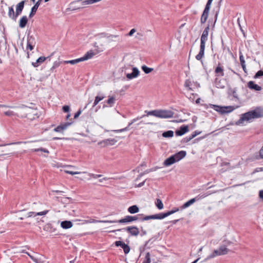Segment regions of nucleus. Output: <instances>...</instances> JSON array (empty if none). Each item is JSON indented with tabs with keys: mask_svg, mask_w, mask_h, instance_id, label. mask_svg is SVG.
Returning a JSON list of instances; mask_svg holds the SVG:
<instances>
[{
	"mask_svg": "<svg viewBox=\"0 0 263 263\" xmlns=\"http://www.w3.org/2000/svg\"><path fill=\"white\" fill-rule=\"evenodd\" d=\"M261 117H263V111L260 108H256L253 110L242 114L237 123L240 124L245 121H250L252 119L260 118Z\"/></svg>",
	"mask_w": 263,
	"mask_h": 263,
	"instance_id": "1",
	"label": "nucleus"
},
{
	"mask_svg": "<svg viewBox=\"0 0 263 263\" xmlns=\"http://www.w3.org/2000/svg\"><path fill=\"white\" fill-rule=\"evenodd\" d=\"M147 116H154L159 118H171L174 116V112L168 110H154L152 111H145Z\"/></svg>",
	"mask_w": 263,
	"mask_h": 263,
	"instance_id": "2",
	"label": "nucleus"
},
{
	"mask_svg": "<svg viewBox=\"0 0 263 263\" xmlns=\"http://www.w3.org/2000/svg\"><path fill=\"white\" fill-rule=\"evenodd\" d=\"M186 153L185 151H181L167 158L163 162V164L165 166H170L183 159L186 156Z\"/></svg>",
	"mask_w": 263,
	"mask_h": 263,
	"instance_id": "3",
	"label": "nucleus"
},
{
	"mask_svg": "<svg viewBox=\"0 0 263 263\" xmlns=\"http://www.w3.org/2000/svg\"><path fill=\"white\" fill-rule=\"evenodd\" d=\"M143 216V214H138L135 216H126L124 218H122L119 220H112V221H105L104 222H109L110 223H129L134 221H136L138 220H140V217H142Z\"/></svg>",
	"mask_w": 263,
	"mask_h": 263,
	"instance_id": "4",
	"label": "nucleus"
},
{
	"mask_svg": "<svg viewBox=\"0 0 263 263\" xmlns=\"http://www.w3.org/2000/svg\"><path fill=\"white\" fill-rule=\"evenodd\" d=\"M205 107L208 108L209 107L214 109L215 110L219 112L220 113L223 114L225 113H228L231 112L233 110V108L232 106H219L216 105H213L210 104L209 105H205Z\"/></svg>",
	"mask_w": 263,
	"mask_h": 263,
	"instance_id": "5",
	"label": "nucleus"
},
{
	"mask_svg": "<svg viewBox=\"0 0 263 263\" xmlns=\"http://www.w3.org/2000/svg\"><path fill=\"white\" fill-rule=\"evenodd\" d=\"M211 194V193L208 192L204 193V194H199L198 196H197L196 197H195V198H192V199H190V200L187 201V202H185L181 206V209H185V208L189 207V206H190L191 204H193L195 201H198L200 199H203V198L206 197V196L210 195Z\"/></svg>",
	"mask_w": 263,
	"mask_h": 263,
	"instance_id": "6",
	"label": "nucleus"
},
{
	"mask_svg": "<svg viewBox=\"0 0 263 263\" xmlns=\"http://www.w3.org/2000/svg\"><path fill=\"white\" fill-rule=\"evenodd\" d=\"M123 230L127 232L132 236H137L140 233L139 229L136 226H129L123 229L113 231L112 232L121 231Z\"/></svg>",
	"mask_w": 263,
	"mask_h": 263,
	"instance_id": "7",
	"label": "nucleus"
},
{
	"mask_svg": "<svg viewBox=\"0 0 263 263\" xmlns=\"http://www.w3.org/2000/svg\"><path fill=\"white\" fill-rule=\"evenodd\" d=\"M115 245L116 247H121L124 251V252L125 254H128L130 251V247L129 246L125 244L123 241H116L115 242Z\"/></svg>",
	"mask_w": 263,
	"mask_h": 263,
	"instance_id": "8",
	"label": "nucleus"
},
{
	"mask_svg": "<svg viewBox=\"0 0 263 263\" xmlns=\"http://www.w3.org/2000/svg\"><path fill=\"white\" fill-rule=\"evenodd\" d=\"M209 30H210V25H208L205 27V28L204 29V30H203L202 33V35L201 36V40H200V41H201L200 44L205 45V43H206V41L208 40V35H209Z\"/></svg>",
	"mask_w": 263,
	"mask_h": 263,
	"instance_id": "9",
	"label": "nucleus"
},
{
	"mask_svg": "<svg viewBox=\"0 0 263 263\" xmlns=\"http://www.w3.org/2000/svg\"><path fill=\"white\" fill-rule=\"evenodd\" d=\"M71 122H66L61 123L55 127L53 130L55 132L63 133L67 128L71 124Z\"/></svg>",
	"mask_w": 263,
	"mask_h": 263,
	"instance_id": "10",
	"label": "nucleus"
},
{
	"mask_svg": "<svg viewBox=\"0 0 263 263\" xmlns=\"http://www.w3.org/2000/svg\"><path fill=\"white\" fill-rule=\"evenodd\" d=\"M215 76L216 77H223L224 76V69L223 67L220 63H218L217 66L215 69Z\"/></svg>",
	"mask_w": 263,
	"mask_h": 263,
	"instance_id": "11",
	"label": "nucleus"
},
{
	"mask_svg": "<svg viewBox=\"0 0 263 263\" xmlns=\"http://www.w3.org/2000/svg\"><path fill=\"white\" fill-rule=\"evenodd\" d=\"M116 140H115L114 139H105L104 140L102 141L99 143V144L101 145V146H107L110 145H112L115 144V143L116 142Z\"/></svg>",
	"mask_w": 263,
	"mask_h": 263,
	"instance_id": "12",
	"label": "nucleus"
},
{
	"mask_svg": "<svg viewBox=\"0 0 263 263\" xmlns=\"http://www.w3.org/2000/svg\"><path fill=\"white\" fill-rule=\"evenodd\" d=\"M189 131V126L187 125H182L180 128L175 132L177 136H180Z\"/></svg>",
	"mask_w": 263,
	"mask_h": 263,
	"instance_id": "13",
	"label": "nucleus"
},
{
	"mask_svg": "<svg viewBox=\"0 0 263 263\" xmlns=\"http://www.w3.org/2000/svg\"><path fill=\"white\" fill-rule=\"evenodd\" d=\"M35 42L34 38L33 36H28L27 37V48L29 49L30 50L33 49L34 47Z\"/></svg>",
	"mask_w": 263,
	"mask_h": 263,
	"instance_id": "14",
	"label": "nucleus"
},
{
	"mask_svg": "<svg viewBox=\"0 0 263 263\" xmlns=\"http://www.w3.org/2000/svg\"><path fill=\"white\" fill-rule=\"evenodd\" d=\"M205 46V44H200L199 52L196 56V59L197 60L201 61L202 58L203 57L204 55Z\"/></svg>",
	"mask_w": 263,
	"mask_h": 263,
	"instance_id": "15",
	"label": "nucleus"
},
{
	"mask_svg": "<svg viewBox=\"0 0 263 263\" xmlns=\"http://www.w3.org/2000/svg\"><path fill=\"white\" fill-rule=\"evenodd\" d=\"M42 0H38L37 2L35 4V5L32 7L31 12L29 14V17L31 18L36 13L37 9H38L39 6L41 4Z\"/></svg>",
	"mask_w": 263,
	"mask_h": 263,
	"instance_id": "16",
	"label": "nucleus"
},
{
	"mask_svg": "<svg viewBox=\"0 0 263 263\" xmlns=\"http://www.w3.org/2000/svg\"><path fill=\"white\" fill-rule=\"evenodd\" d=\"M24 4L25 1H22L16 5V12L17 16L21 14L24 7Z\"/></svg>",
	"mask_w": 263,
	"mask_h": 263,
	"instance_id": "17",
	"label": "nucleus"
},
{
	"mask_svg": "<svg viewBox=\"0 0 263 263\" xmlns=\"http://www.w3.org/2000/svg\"><path fill=\"white\" fill-rule=\"evenodd\" d=\"M248 87L251 89H254L256 91H259L261 89V87L254 83L253 81H250L248 83Z\"/></svg>",
	"mask_w": 263,
	"mask_h": 263,
	"instance_id": "18",
	"label": "nucleus"
},
{
	"mask_svg": "<svg viewBox=\"0 0 263 263\" xmlns=\"http://www.w3.org/2000/svg\"><path fill=\"white\" fill-rule=\"evenodd\" d=\"M8 16L11 19L15 21L17 17L16 12L14 11L13 6L9 7Z\"/></svg>",
	"mask_w": 263,
	"mask_h": 263,
	"instance_id": "19",
	"label": "nucleus"
},
{
	"mask_svg": "<svg viewBox=\"0 0 263 263\" xmlns=\"http://www.w3.org/2000/svg\"><path fill=\"white\" fill-rule=\"evenodd\" d=\"M105 98V96L102 94L101 92H99L98 93V95L96 97L93 104V107L96 106L100 101L102 100Z\"/></svg>",
	"mask_w": 263,
	"mask_h": 263,
	"instance_id": "20",
	"label": "nucleus"
},
{
	"mask_svg": "<svg viewBox=\"0 0 263 263\" xmlns=\"http://www.w3.org/2000/svg\"><path fill=\"white\" fill-rule=\"evenodd\" d=\"M95 55V53L90 50L88 51L83 57L80 58L82 62L91 59Z\"/></svg>",
	"mask_w": 263,
	"mask_h": 263,
	"instance_id": "21",
	"label": "nucleus"
},
{
	"mask_svg": "<svg viewBox=\"0 0 263 263\" xmlns=\"http://www.w3.org/2000/svg\"><path fill=\"white\" fill-rule=\"evenodd\" d=\"M44 230L50 233H53L56 231V229L54 228L52 224L50 223H48L45 224L44 227Z\"/></svg>",
	"mask_w": 263,
	"mask_h": 263,
	"instance_id": "22",
	"label": "nucleus"
},
{
	"mask_svg": "<svg viewBox=\"0 0 263 263\" xmlns=\"http://www.w3.org/2000/svg\"><path fill=\"white\" fill-rule=\"evenodd\" d=\"M61 226L64 229H69L72 227V223L70 221L65 220L61 222Z\"/></svg>",
	"mask_w": 263,
	"mask_h": 263,
	"instance_id": "23",
	"label": "nucleus"
},
{
	"mask_svg": "<svg viewBox=\"0 0 263 263\" xmlns=\"http://www.w3.org/2000/svg\"><path fill=\"white\" fill-rule=\"evenodd\" d=\"M28 22V18L26 16H23L21 17L19 22V27L24 28Z\"/></svg>",
	"mask_w": 263,
	"mask_h": 263,
	"instance_id": "24",
	"label": "nucleus"
},
{
	"mask_svg": "<svg viewBox=\"0 0 263 263\" xmlns=\"http://www.w3.org/2000/svg\"><path fill=\"white\" fill-rule=\"evenodd\" d=\"M127 210L130 214H135L139 211V209L137 205H133L129 206Z\"/></svg>",
	"mask_w": 263,
	"mask_h": 263,
	"instance_id": "25",
	"label": "nucleus"
},
{
	"mask_svg": "<svg viewBox=\"0 0 263 263\" xmlns=\"http://www.w3.org/2000/svg\"><path fill=\"white\" fill-rule=\"evenodd\" d=\"M54 52L52 53L50 56L47 57H40L39 58L37 59V63H39L40 64H41V63H43L46 59H49V60L50 61L51 56H52Z\"/></svg>",
	"mask_w": 263,
	"mask_h": 263,
	"instance_id": "26",
	"label": "nucleus"
},
{
	"mask_svg": "<svg viewBox=\"0 0 263 263\" xmlns=\"http://www.w3.org/2000/svg\"><path fill=\"white\" fill-rule=\"evenodd\" d=\"M219 250L221 255L227 254L229 252V249L225 246H221L219 248Z\"/></svg>",
	"mask_w": 263,
	"mask_h": 263,
	"instance_id": "27",
	"label": "nucleus"
},
{
	"mask_svg": "<svg viewBox=\"0 0 263 263\" xmlns=\"http://www.w3.org/2000/svg\"><path fill=\"white\" fill-rule=\"evenodd\" d=\"M162 135L164 138H171L174 136V132L172 130H167L163 132Z\"/></svg>",
	"mask_w": 263,
	"mask_h": 263,
	"instance_id": "28",
	"label": "nucleus"
},
{
	"mask_svg": "<svg viewBox=\"0 0 263 263\" xmlns=\"http://www.w3.org/2000/svg\"><path fill=\"white\" fill-rule=\"evenodd\" d=\"M156 170V168H151V169H147L146 170H145L144 172H143V173H141L140 174H139L138 176V177L137 178L136 181L138 180V179H140V177H141L143 175L146 174H148L151 172H153V171H155Z\"/></svg>",
	"mask_w": 263,
	"mask_h": 263,
	"instance_id": "29",
	"label": "nucleus"
},
{
	"mask_svg": "<svg viewBox=\"0 0 263 263\" xmlns=\"http://www.w3.org/2000/svg\"><path fill=\"white\" fill-rule=\"evenodd\" d=\"M151 219H156L155 216L154 215H148V216H145L144 215L142 217H140V220L141 221H146Z\"/></svg>",
	"mask_w": 263,
	"mask_h": 263,
	"instance_id": "30",
	"label": "nucleus"
},
{
	"mask_svg": "<svg viewBox=\"0 0 263 263\" xmlns=\"http://www.w3.org/2000/svg\"><path fill=\"white\" fill-rule=\"evenodd\" d=\"M83 222V223H96V222H103L105 223L104 222L105 220H97L93 219H90L88 220H81Z\"/></svg>",
	"mask_w": 263,
	"mask_h": 263,
	"instance_id": "31",
	"label": "nucleus"
},
{
	"mask_svg": "<svg viewBox=\"0 0 263 263\" xmlns=\"http://www.w3.org/2000/svg\"><path fill=\"white\" fill-rule=\"evenodd\" d=\"M80 62H82L81 58H79L75 60H69V61H64L63 62L65 64H71L72 65L76 64Z\"/></svg>",
	"mask_w": 263,
	"mask_h": 263,
	"instance_id": "32",
	"label": "nucleus"
},
{
	"mask_svg": "<svg viewBox=\"0 0 263 263\" xmlns=\"http://www.w3.org/2000/svg\"><path fill=\"white\" fill-rule=\"evenodd\" d=\"M215 84L217 88H223L224 87V85L221 83V81L219 80L218 78H216L215 81Z\"/></svg>",
	"mask_w": 263,
	"mask_h": 263,
	"instance_id": "33",
	"label": "nucleus"
},
{
	"mask_svg": "<svg viewBox=\"0 0 263 263\" xmlns=\"http://www.w3.org/2000/svg\"><path fill=\"white\" fill-rule=\"evenodd\" d=\"M201 132L199 131H195L189 138H186V142L190 141L191 139H193L196 136L199 135ZM186 139V138L185 139Z\"/></svg>",
	"mask_w": 263,
	"mask_h": 263,
	"instance_id": "34",
	"label": "nucleus"
},
{
	"mask_svg": "<svg viewBox=\"0 0 263 263\" xmlns=\"http://www.w3.org/2000/svg\"><path fill=\"white\" fill-rule=\"evenodd\" d=\"M156 205L159 210H161L163 208V204L160 199H157L156 202Z\"/></svg>",
	"mask_w": 263,
	"mask_h": 263,
	"instance_id": "35",
	"label": "nucleus"
},
{
	"mask_svg": "<svg viewBox=\"0 0 263 263\" xmlns=\"http://www.w3.org/2000/svg\"><path fill=\"white\" fill-rule=\"evenodd\" d=\"M142 70L146 74H148L153 71V68H149L145 65H143L141 67Z\"/></svg>",
	"mask_w": 263,
	"mask_h": 263,
	"instance_id": "36",
	"label": "nucleus"
},
{
	"mask_svg": "<svg viewBox=\"0 0 263 263\" xmlns=\"http://www.w3.org/2000/svg\"><path fill=\"white\" fill-rule=\"evenodd\" d=\"M209 14L205 13L204 12L202 13L201 18L200 22L201 24H204L206 21L207 18L208 17Z\"/></svg>",
	"mask_w": 263,
	"mask_h": 263,
	"instance_id": "37",
	"label": "nucleus"
},
{
	"mask_svg": "<svg viewBox=\"0 0 263 263\" xmlns=\"http://www.w3.org/2000/svg\"><path fill=\"white\" fill-rule=\"evenodd\" d=\"M220 255H221L220 253V251L218 250H215L214 251V252H213L212 254H211L209 256V258H214L215 257V256H220Z\"/></svg>",
	"mask_w": 263,
	"mask_h": 263,
	"instance_id": "38",
	"label": "nucleus"
},
{
	"mask_svg": "<svg viewBox=\"0 0 263 263\" xmlns=\"http://www.w3.org/2000/svg\"><path fill=\"white\" fill-rule=\"evenodd\" d=\"M151 255L149 252H147L146 253L144 260L143 261L142 263H151Z\"/></svg>",
	"mask_w": 263,
	"mask_h": 263,
	"instance_id": "39",
	"label": "nucleus"
},
{
	"mask_svg": "<svg viewBox=\"0 0 263 263\" xmlns=\"http://www.w3.org/2000/svg\"><path fill=\"white\" fill-rule=\"evenodd\" d=\"M115 103V98L113 96L109 97L107 101V103L110 106H112Z\"/></svg>",
	"mask_w": 263,
	"mask_h": 263,
	"instance_id": "40",
	"label": "nucleus"
},
{
	"mask_svg": "<svg viewBox=\"0 0 263 263\" xmlns=\"http://www.w3.org/2000/svg\"><path fill=\"white\" fill-rule=\"evenodd\" d=\"M34 152L36 153H41V154H38L39 155H43V152L46 153H49V151L47 149H34Z\"/></svg>",
	"mask_w": 263,
	"mask_h": 263,
	"instance_id": "41",
	"label": "nucleus"
},
{
	"mask_svg": "<svg viewBox=\"0 0 263 263\" xmlns=\"http://www.w3.org/2000/svg\"><path fill=\"white\" fill-rule=\"evenodd\" d=\"M192 84L190 80H186L184 83V86L187 88H189V90H192V88H191V86H192Z\"/></svg>",
	"mask_w": 263,
	"mask_h": 263,
	"instance_id": "42",
	"label": "nucleus"
},
{
	"mask_svg": "<svg viewBox=\"0 0 263 263\" xmlns=\"http://www.w3.org/2000/svg\"><path fill=\"white\" fill-rule=\"evenodd\" d=\"M154 215L155 216L156 219H162L165 218V216L164 215V213H159L157 214H155Z\"/></svg>",
	"mask_w": 263,
	"mask_h": 263,
	"instance_id": "43",
	"label": "nucleus"
},
{
	"mask_svg": "<svg viewBox=\"0 0 263 263\" xmlns=\"http://www.w3.org/2000/svg\"><path fill=\"white\" fill-rule=\"evenodd\" d=\"M60 64H61L60 62H59V61H55L53 63V64L52 67L51 68V70H52L54 69H55L57 67H58L60 66Z\"/></svg>",
	"mask_w": 263,
	"mask_h": 263,
	"instance_id": "44",
	"label": "nucleus"
},
{
	"mask_svg": "<svg viewBox=\"0 0 263 263\" xmlns=\"http://www.w3.org/2000/svg\"><path fill=\"white\" fill-rule=\"evenodd\" d=\"M133 74L135 76V77L136 78L137 77L139 74V71L136 67H134L133 68Z\"/></svg>",
	"mask_w": 263,
	"mask_h": 263,
	"instance_id": "45",
	"label": "nucleus"
},
{
	"mask_svg": "<svg viewBox=\"0 0 263 263\" xmlns=\"http://www.w3.org/2000/svg\"><path fill=\"white\" fill-rule=\"evenodd\" d=\"M211 4H210L206 3V5L203 12L209 14L211 7Z\"/></svg>",
	"mask_w": 263,
	"mask_h": 263,
	"instance_id": "46",
	"label": "nucleus"
},
{
	"mask_svg": "<svg viewBox=\"0 0 263 263\" xmlns=\"http://www.w3.org/2000/svg\"><path fill=\"white\" fill-rule=\"evenodd\" d=\"M239 60L241 65L245 64V61L243 56L241 52H239Z\"/></svg>",
	"mask_w": 263,
	"mask_h": 263,
	"instance_id": "47",
	"label": "nucleus"
},
{
	"mask_svg": "<svg viewBox=\"0 0 263 263\" xmlns=\"http://www.w3.org/2000/svg\"><path fill=\"white\" fill-rule=\"evenodd\" d=\"M263 76V71L262 70H259L258 71H257L256 72V73L255 74V75L254 76V78L255 79H257V78H258L261 76Z\"/></svg>",
	"mask_w": 263,
	"mask_h": 263,
	"instance_id": "48",
	"label": "nucleus"
},
{
	"mask_svg": "<svg viewBox=\"0 0 263 263\" xmlns=\"http://www.w3.org/2000/svg\"><path fill=\"white\" fill-rule=\"evenodd\" d=\"M119 36L118 35H112L111 34L107 37L110 41H113L114 39L118 38Z\"/></svg>",
	"mask_w": 263,
	"mask_h": 263,
	"instance_id": "49",
	"label": "nucleus"
},
{
	"mask_svg": "<svg viewBox=\"0 0 263 263\" xmlns=\"http://www.w3.org/2000/svg\"><path fill=\"white\" fill-rule=\"evenodd\" d=\"M48 212H49L48 210H45V211H42L41 212L36 213L35 214V215H39V216L44 215H46V214H47L48 213Z\"/></svg>",
	"mask_w": 263,
	"mask_h": 263,
	"instance_id": "50",
	"label": "nucleus"
},
{
	"mask_svg": "<svg viewBox=\"0 0 263 263\" xmlns=\"http://www.w3.org/2000/svg\"><path fill=\"white\" fill-rule=\"evenodd\" d=\"M65 172L67 174H70L72 175L80 174V172H73V171H68V170H65Z\"/></svg>",
	"mask_w": 263,
	"mask_h": 263,
	"instance_id": "51",
	"label": "nucleus"
},
{
	"mask_svg": "<svg viewBox=\"0 0 263 263\" xmlns=\"http://www.w3.org/2000/svg\"><path fill=\"white\" fill-rule=\"evenodd\" d=\"M63 110L64 112H68L70 110V107L68 105H64L63 106Z\"/></svg>",
	"mask_w": 263,
	"mask_h": 263,
	"instance_id": "52",
	"label": "nucleus"
},
{
	"mask_svg": "<svg viewBox=\"0 0 263 263\" xmlns=\"http://www.w3.org/2000/svg\"><path fill=\"white\" fill-rule=\"evenodd\" d=\"M89 176L90 177H91L93 178H98L101 177L102 176V175L89 174Z\"/></svg>",
	"mask_w": 263,
	"mask_h": 263,
	"instance_id": "53",
	"label": "nucleus"
},
{
	"mask_svg": "<svg viewBox=\"0 0 263 263\" xmlns=\"http://www.w3.org/2000/svg\"><path fill=\"white\" fill-rule=\"evenodd\" d=\"M4 114L7 116H12L14 115V112L12 111L8 110V111H5L4 112Z\"/></svg>",
	"mask_w": 263,
	"mask_h": 263,
	"instance_id": "54",
	"label": "nucleus"
},
{
	"mask_svg": "<svg viewBox=\"0 0 263 263\" xmlns=\"http://www.w3.org/2000/svg\"><path fill=\"white\" fill-rule=\"evenodd\" d=\"M126 78L129 79V80H130V79H134V78H135L136 77H135V76L133 74V73H127L126 74Z\"/></svg>",
	"mask_w": 263,
	"mask_h": 263,
	"instance_id": "55",
	"label": "nucleus"
},
{
	"mask_svg": "<svg viewBox=\"0 0 263 263\" xmlns=\"http://www.w3.org/2000/svg\"><path fill=\"white\" fill-rule=\"evenodd\" d=\"M144 116H145V115H143V116H142V117H139V118L138 117V118H137L134 119L132 121V122H131L130 123H129L128 126H130V125H132L133 123H134L135 122L137 121L138 120H139V119H140L142 118V117H144Z\"/></svg>",
	"mask_w": 263,
	"mask_h": 263,
	"instance_id": "56",
	"label": "nucleus"
},
{
	"mask_svg": "<svg viewBox=\"0 0 263 263\" xmlns=\"http://www.w3.org/2000/svg\"><path fill=\"white\" fill-rule=\"evenodd\" d=\"M36 213H35V212H29V213H28V216H27V217H32V216L35 217V216H36V215H35V214H36Z\"/></svg>",
	"mask_w": 263,
	"mask_h": 263,
	"instance_id": "57",
	"label": "nucleus"
},
{
	"mask_svg": "<svg viewBox=\"0 0 263 263\" xmlns=\"http://www.w3.org/2000/svg\"><path fill=\"white\" fill-rule=\"evenodd\" d=\"M136 31V30L135 28H133L130 30V31L128 33V36H132L134 33H135Z\"/></svg>",
	"mask_w": 263,
	"mask_h": 263,
	"instance_id": "58",
	"label": "nucleus"
},
{
	"mask_svg": "<svg viewBox=\"0 0 263 263\" xmlns=\"http://www.w3.org/2000/svg\"><path fill=\"white\" fill-rule=\"evenodd\" d=\"M145 181H146V180H144V181H143V182H141V183H139L138 184H136V185H135V187H141V186H143V185H144V183H145Z\"/></svg>",
	"mask_w": 263,
	"mask_h": 263,
	"instance_id": "59",
	"label": "nucleus"
},
{
	"mask_svg": "<svg viewBox=\"0 0 263 263\" xmlns=\"http://www.w3.org/2000/svg\"><path fill=\"white\" fill-rule=\"evenodd\" d=\"M81 110L80 109H79L74 115V118L76 119V118H77L80 115V114H81Z\"/></svg>",
	"mask_w": 263,
	"mask_h": 263,
	"instance_id": "60",
	"label": "nucleus"
},
{
	"mask_svg": "<svg viewBox=\"0 0 263 263\" xmlns=\"http://www.w3.org/2000/svg\"><path fill=\"white\" fill-rule=\"evenodd\" d=\"M28 256H29V257L33 260H34V261L37 262L38 261V259L37 258H34L33 256L30 255V254L29 253H26Z\"/></svg>",
	"mask_w": 263,
	"mask_h": 263,
	"instance_id": "61",
	"label": "nucleus"
},
{
	"mask_svg": "<svg viewBox=\"0 0 263 263\" xmlns=\"http://www.w3.org/2000/svg\"><path fill=\"white\" fill-rule=\"evenodd\" d=\"M259 198L263 200V190H261L259 191Z\"/></svg>",
	"mask_w": 263,
	"mask_h": 263,
	"instance_id": "62",
	"label": "nucleus"
},
{
	"mask_svg": "<svg viewBox=\"0 0 263 263\" xmlns=\"http://www.w3.org/2000/svg\"><path fill=\"white\" fill-rule=\"evenodd\" d=\"M32 65L33 66H34V67H37V66H39V65H40V64L39 63H37V61H36L35 62H33L32 63Z\"/></svg>",
	"mask_w": 263,
	"mask_h": 263,
	"instance_id": "63",
	"label": "nucleus"
},
{
	"mask_svg": "<svg viewBox=\"0 0 263 263\" xmlns=\"http://www.w3.org/2000/svg\"><path fill=\"white\" fill-rule=\"evenodd\" d=\"M259 155L260 158L263 159V149H260Z\"/></svg>",
	"mask_w": 263,
	"mask_h": 263,
	"instance_id": "64",
	"label": "nucleus"
}]
</instances>
